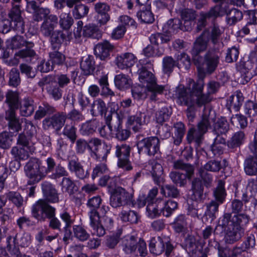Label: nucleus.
Masks as SVG:
<instances>
[{
	"instance_id": "58836bf2",
	"label": "nucleus",
	"mask_w": 257,
	"mask_h": 257,
	"mask_svg": "<svg viewBox=\"0 0 257 257\" xmlns=\"http://www.w3.org/2000/svg\"><path fill=\"white\" fill-rule=\"evenodd\" d=\"M6 248L10 257H20L21 255L17 244V235L13 238L11 235L8 236Z\"/></svg>"
},
{
	"instance_id": "69168bd1",
	"label": "nucleus",
	"mask_w": 257,
	"mask_h": 257,
	"mask_svg": "<svg viewBox=\"0 0 257 257\" xmlns=\"http://www.w3.org/2000/svg\"><path fill=\"white\" fill-rule=\"evenodd\" d=\"M89 11V8L83 4H79L75 6L72 11V14L76 19H80L86 16Z\"/></svg>"
},
{
	"instance_id": "cd10ccee",
	"label": "nucleus",
	"mask_w": 257,
	"mask_h": 257,
	"mask_svg": "<svg viewBox=\"0 0 257 257\" xmlns=\"http://www.w3.org/2000/svg\"><path fill=\"white\" fill-rule=\"evenodd\" d=\"M137 62V58L131 53H125L117 56L115 63L117 67L124 69L133 66Z\"/></svg>"
},
{
	"instance_id": "f704fd0d",
	"label": "nucleus",
	"mask_w": 257,
	"mask_h": 257,
	"mask_svg": "<svg viewBox=\"0 0 257 257\" xmlns=\"http://www.w3.org/2000/svg\"><path fill=\"white\" fill-rule=\"evenodd\" d=\"M83 35L85 37L98 40L102 37V32L99 29L98 26L89 24L83 27Z\"/></svg>"
},
{
	"instance_id": "49530a36",
	"label": "nucleus",
	"mask_w": 257,
	"mask_h": 257,
	"mask_svg": "<svg viewBox=\"0 0 257 257\" xmlns=\"http://www.w3.org/2000/svg\"><path fill=\"white\" fill-rule=\"evenodd\" d=\"M162 204L163 206L161 205V208H160V212L162 213L164 216L166 217H170L178 208L177 202L172 200L162 202Z\"/></svg>"
},
{
	"instance_id": "052dcab7",
	"label": "nucleus",
	"mask_w": 257,
	"mask_h": 257,
	"mask_svg": "<svg viewBox=\"0 0 257 257\" xmlns=\"http://www.w3.org/2000/svg\"><path fill=\"white\" fill-rule=\"evenodd\" d=\"M121 220L124 222L136 223L138 220V216L136 212L132 210H122L120 214Z\"/></svg>"
},
{
	"instance_id": "3c124183",
	"label": "nucleus",
	"mask_w": 257,
	"mask_h": 257,
	"mask_svg": "<svg viewBox=\"0 0 257 257\" xmlns=\"http://www.w3.org/2000/svg\"><path fill=\"white\" fill-rule=\"evenodd\" d=\"M61 189L63 192L68 193L70 195L74 194L77 190V187L74 182L69 177H63L61 182Z\"/></svg>"
},
{
	"instance_id": "f257e3e1",
	"label": "nucleus",
	"mask_w": 257,
	"mask_h": 257,
	"mask_svg": "<svg viewBox=\"0 0 257 257\" xmlns=\"http://www.w3.org/2000/svg\"><path fill=\"white\" fill-rule=\"evenodd\" d=\"M203 80L195 82L189 78L186 87L180 84L176 88L175 95L177 103L187 107L185 112L190 120H192L195 116L196 106H205L212 100L209 94L203 93Z\"/></svg>"
},
{
	"instance_id": "6ab92c4d",
	"label": "nucleus",
	"mask_w": 257,
	"mask_h": 257,
	"mask_svg": "<svg viewBox=\"0 0 257 257\" xmlns=\"http://www.w3.org/2000/svg\"><path fill=\"white\" fill-rule=\"evenodd\" d=\"M110 116H108L106 117V124L109 127L110 132L112 131L113 128L115 130V138L119 141H125L127 140L131 135V132L127 129H123L121 125L119 119H112L110 118Z\"/></svg>"
},
{
	"instance_id": "aec40b11",
	"label": "nucleus",
	"mask_w": 257,
	"mask_h": 257,
	"mask_svg": "<svg viewBox=\"0 0 257 257\" xmlns=\"http://www.w3.org/2000/svg\"><path fill=\"white\" fill-rule=\"evenodd\" d=\"M11 19V26L14 29L22 33L24 32V23L21 17V12L19 6L14 7L9 14Z\"/></svg>"
},
{
	"instance_id": "dca6fc26",
	"label": "nucleus",
	"mask_w": 257,
	"mask_h": 257,
	"mask_svg": "<svg viewBox=\"0 0 257 257\" xmlns=\"http://www.w3.org/2000/svg\"><path fill=\"white\" fill-rule=\"evenodd\" d=\"M249 217L245 213H238L231 216L230 213H225L223 216L222 220V226H226L229 223L232 226L242 228V226L248 223Z\"/></svg>"
},
{
	"instance_id": "72a5a7b5",
	"label": "nucleus",
	"mask_w": 257,
	"mask_h": 257,
	"mask_svg": "<svg viewBox=\"0 0 257 257\" xmlns=\"http://www.w3.org/2000/svg\"><path fill=\"white\" fill-rule=\"evenodd\" d=\"M6 102L9 106L7 111L13 110L16 112L20 106L19 97L18 93L16 91L9 90L6 95Z\"/></svg>"
},
{
	"instance_id": "c03bdc74",
	"label": "nucleus",
	"mask_w": 257,
	"mask_h": 257,
	"mask_svg": "<svg viewBox=\"0 0 257 257\" xmlns=\"http://www.w3.org/2000/svg\"><path fill=\"white\" fill-rule=\"evenodd\" d=\"M225 182L219 180L218 181L217 187L213 190V196L216 201L222 204L226 196V192L224 188Z\"/></svg>"
},
{
	"instance_id": "37998d69",
	"label": "nucleus",
	"mask_w": 257,
	"mask_h": 257,
	"mask_svg": "<svg viewBox=\"0 0 257 257\" xmlns=\"http://www.w3.org/2000/svg\"><path fill=\"white\" fill-rule=\"evenodd\" d=\"M35 110L34 101L30 98H25L21 104L20 112L22 116H29Z\"/></svg>"
},
{
	"instance_id": "a878e982",
	"label": "nucleus",
	"mask_w": 257,
	"mask_h": 257,
	"mask_svg": "<svg viewBox=\"0 0 257 257\" xmlns=\"http://www.w3.org/2000/svg\"><path fill=\"white\" fill-rule=\"evenodd\" d=\"M206 31H204L194 42V47L191 51L194 61L197 60V56L200 52L204 51L207 48L209 41L206 38Z\"/></svg>"
},
{
	"instance_id": "4be33fe9",
	"label": "nucleus",
	"mask_w": 257,
	"mask_h": 257,
	"mask_svg": "<svg viewBox=\"0 0 257 257\" xmlns=\"http://www.w3.org/2000/svg\"><path fill=\"white\" fill-rule=\"evenodd\" d=\"M114 48V45L107 40L98 43L94 47L95 56L101 60H106L110 55V52Z\"/></svg>"
},
{
	"instance_id": "7c9ffc66",
	"label": "nucleus",
	"mask_w": 257,
	"mask_h": 257,
	"mask_svg": "<svg viewBox=\"0 0 257 257\" xmlns=\"http://www.w3.org/2000/svg\"><path fill=\"white\" fill-rule=\"evenodd\" d=\"M207 112L211 116L214 117L213 114H211L210 109L207 110ZM214 126L213 132L215 135H225L229 130V124L226 119L224 117L218 118L216 122H215V117H214Z\"/></svg>"
},
{
	"instance_id": "8fccbe9b",
	"label": "nucleus",
	"mask_w": 257,
	"mask_h": 257,
	"mask_svg": "<svg viewBox=\"0 0 257 257\" xmlns=\"http://www.w3.org/2000/svg\"><path fill=\"white\" fill-rule=\"evenodd\" d=\"M174 143L176 145H179L182 142L185 134V125L181 122H178L174 124Z\"/></svg>"
},
{
	"instance_id": "bb28decb",
	"label": "nucleus",
	"mask_w": 257,
	"mask_h": 257,
	"mask_svg": "<svg viewBox=\"0 0 257 257\" xmlns=\"http://www.w3.org/2000/svg\"><path fill=\"white\" fill-rule=\"evenodd\" d=\"M253 63L251 61H240L236 65V69L241 74L242 83H247L252 76Z\"/></svg>"
},
{
	"instance_id": "473e14b6",
	"label": "nucleus",
	"mask_w": 257,
	"mask_h": 257,
	"mask_svg": "<svg viewBox=\"0 0 257 257\" xmlns=\"http://www.w3.org/2000/svg\"><path fill=\"white\" fill-rule=\"evenodd\" d=\"M95 62L92 56H84L80 62V68L83 75H92L95 70Z\"/></svg>"
},
{
	"instance_id": "1a4fd4ad",
	"label": "nucleus",
	"mask_w": 257,
	"mask_h": 257,
	"mask_svg": "<svg viewBox=\"0 0 257 257\" xmlns=\"http://www.w3.org/2000/svg\"><path fill=\"white\" fill-rule=\"evenodd\" d=\"M56 209L44 200L40 199L34 204L32 208L33 217L40 221L55 216Z\"/></svg>"
},
{
	"instance_id": "e433bc0d",
	"label": "nucleus",
	"mask_w": 257,
	"mask_h": 257,
	"mask_svg": "<svg viewBox=\"0 0 257 257\" xmlns=\"http://www.w3.org/2000/svg\"><path fill=\"white\" fill-rule=\"evenodd\" d=\"M6 119L8 120L9 128L13 132H18L22 129L21 123L20 120L16 116V112L13 110L7 111L6 112Z\"/></svg>"
},
{
	"instance_id": "a19ab883",
	"label": "nucleus",
	"mask_w": 257,
	"mask_h": 257,
	"mask_svg": "<svg viewBox=\"0 0 257 257\" xmlns=\"http://www.w3.org/2000/svg\"><path fill=\"white\" fill-rule=\"evenodd\" d=\"M106 111L107 107L106 104L102 99L98 98L93 101L90 110V112L92 116L102 115L105 114Z\"/></svg>"
},
{
	"instance_id": "0e129e2a",
	"label": "nucleus",
	"mask_w": 257,
	"mask_h": 257,
	"mask_svg": "<svg viewBox=\"0 0 257 257\" xmlns=\"http://www.w3.org/2000/svg\"><path fill=\"white\" fill-rule=\"evenodd\" d=\"M34 46L33 42H29L25 46L26 48L19 51L15 55L22 58L33 57L36 54L35 51L32 49Z\"/></svg>"
},
{
	"instance_id": "f3484780",
	"label": "nucleus",
	"mask_w": 257,
	"mask_h": 257,
	"mask_svg": "<svg viewBox=\"0 0 257 257\" xmlns=\"http://www.w3.org/2000/svg\"><path fill=\"white\" fill-rule=\"evenodd\" d=\"M146 65L147 66L142 65L138 70L139 79L142 83L146 84L147 87L151 90L154 88V85L157 84L156 79L154 75L147 69V67L153 68V65L150 62H147Z\"/></svg>"
},
{
	"instance_id": "ea45409f",
	"label": "nucleus",
	"mask_w": 257,
	"mask_h": 257,
	"mask_svg": "<svg viewBox=\"0 0 257 257\" xmlns=\"http://www.w3.org/2000/svg\"><path fill=\"white\" fill-rule=\"evenodd\" d=\"M114 84L118 89L123 90L131 87L132 81L128 75L121 73L115 76Z\"/></svg>"
},
{
	"instance_id": "2f4dec72",
	"label": "nucleus",
	"mask_w": 257,
	"mask_h": 257,
	"mask_svg": "<svg viewBox=\"0 0 257 257\" xmlns=\"http://www.w3.org/2000/svg\"><path fill=\"white\" fill-rule=\"evenodd\" d=\"M68 167L70 172L74 173L76 177L80 179H84L89 176L87 171H85L83 166L78 160H70Z\"/></svg>"
},
{
	"instance_id": "b1692460",
	"label": "nucleus",
	"mask_w": 257,
	"mask_h": 257,
	"mask_svg": "<svg viewBox=\"0 0 257 257\" xmlns=\"http://www.w3.org/2000/svg\"><path fill=\"white\" fill-rule=\"evenodd\" d=\"M58 23V18L56 15H50L44 19L40 27L41 33L45 37H51Z\"/></svg>"
},
{
	"instance_id": "c85d7f7f",
	"label": "nucleus",
	"mask_w": 257,
	"mask_h": 257,
	"mask_svg": "<svg viewBox=\"0 0 257 257\" xmlns=\"http://www.w3.org/2000/svg\"><path fill=\"white\" fill-rule=\"evenodd\" d=\"M218 10L217 7H214V6L208 12L200 14V18L197 23L196 31L197 32L201 31L207 25V19H212L214 20L217 18Z\"/></svg>"
},
{
	"instance_id": "20e7f679",
	"label": "nucleus",
	"mask_w": 257,
	"mask_h": 257,
	"mask_svg": "<svg viewBox=\"0 0 257 257\" xmlns=\"http://www.w3.org/2000/svg\"><path fill=\"white\" fill-rule=\"evenodd\" d=\"M102 200L100 196H97L89 199L87 203V205L90 208L88 212L90 219L91 231L93 235L98 236H102L105 234V230L102 225L100 224V218L97 210L101 203Z\"/></svg>"
},
{
	"instance_id": "9d476101",
	"label": "nucleus",
	"mask_w": 257,
	"mask_h": 257,
	"mask_svg": "<svg viewBox=\"0 0 257 257\" xmlns=\"http://www.w3.org/2000/svg\"><path fill=\"white\" fill-rule=\"evenodd\" d=\"M160 141L157 137H150L139 140L137 146L139 154H144L149 156L156 154L160 150Z\"/></svg>"
},
{
	"instance_id": "39448f33",
	"label": "nucleus",
	"mask_w": 257,
	"mask_h": 257,
	"mask_svg": "<svg viewBox=\"0 0 257 257\" xmlns=\"http://www.w3.org/2000/svg\"><path fill=\"white\" fill-rule=\"evenodd\" d=\"M214 122V117L211 116L210 112L208 113L204 107L201 120L198 123L197 128H190L187 134V140L189 143L195 142L199 144L202 139L203 135L210 127L212 123Z\"/></svg>"
},
{
	"instance_id": "4c0bfd02",
	"label": "nucleus",
	"mask_w": 257,
	"mask_h": 257,
	"mask_svg": "<svg viewBox=\"0 0 257 257\" xmlns=\"http://www.w3.org/2000/svg\"><path fill=\"white\" fill-rule=\"evenodd\" d=\"M42 189L48 202L57 203L59 202V197L57 191L51 184H43Z\"/></svg>"
},
{
	"instance_id": "f03ea898",
	"label": "nucleus",
	"mask_w": 257,
	"mask_h": 257,
	"mask_svg": "<svg viewBox=\"0 0 257 257\" xmlns=\"http://www.w3.org/2000/svg\"><path fill=\"white\" fill-rule=\"evenodd\" d=\"M56 166L54 159L51 157L47 158L43 161L36 158L30 159L25 167L27 176L29 178V185L38 183L46 175L52 172Z\"/></svg>"
},
{
	"instance_id": "a211bd4d",
	"label": "nucleus",
	"mask_w": 257,
	"mask_h": 257,
	"mask_svg": "<svg viewBox=\"0 0 257 257\" xmlns=\"http://www.w3.org/2000/svg\"><path fill=\"white\" fill-rule=\"evenodd\" d=\"M66 118V114L63 112L56 113L51 117L45 118L43 120V127L45 129H49L51 127L58 132L64 126Z\"/></svg>"
},
{
	"instance_id": "9b49d317",
	"label": "nucleus",
	"mask_w": 257,
	"mask_h": 257,
	"mask_svg": "<svg viewBox=\"0 0 257 257\" xmlns=\"http://www.w3.org/2000/svg\"><path fill=\"white\" fill-rule=\"evenodd\" d=\"M133 195L121 187H116L111 195L110 204L117 208L133 203Z\"/></svg>"
},
{
	"instance_id": "13d9d810",
	"label": "nucleus",
	"mask_w": 257,
	"mask_h": 257,
	"mask_svg": "<svg viewBox=\"0 0 257 257\" xmlns=\"http://www.w3.org/2000/svg\"><path fill=\"white\" fill-rule=\"evenodd\" d=\"M8 45L13 49H19L25 46L29 42L27 41L24 38L20 35H16L8 40Z\"/></svg>"
},
{
	"instance_id": "4468645a",
	"label": "nucleus",
	"mask_w": 257,
	"mask_h": 257,
	"mask_svg": "<svg viewBox=\"0 0 257 257\" xmlns=\"http://www.w3.org/2000/svg\"><path fill=\"white\" fill-rule=\"evenodd\" d=\"M89 143L94 147L93 154L95 159L100 162L105 161L108 154L110 153L111 145L105 142L102 144L101 141L98 138L91 139Z\"/></svg>"
},
{
	"instance_id": "a18cd8bd",
	"label": "nucleus",
	"mask_w": 257,
	"mask_h": 257,
	"mask_svg": "<svg viewBox=\"0 0 257 257\" xmlns=\"http://www.w3.org/2000/svg\"><path fill=\"white\" fill-rule=\"evenodd\" d=\"M137 17L141 21L145 23H152L154 20V16L151 11L150 5H148L147 7L143 8L137 13Z\"/></svg>"
},
{
	"instance_id": "4d7b16f0",
	"label": "nucleus",
	"mask_w": 257,
	"mask_h": 257,
	"mask_svg": "<svg viewBox=\"0 0 257 257\" xmlns=\"http://www.w3.org/2000/svg\"><path fill=\"white\" fill-rule=\"evenodd\" d=\"M49 61L51 62L53 66H61L64 64L65 61V56L62 53L54 51L49 54Z\"/></svg>"
},
{
	"instance_id": "5701e85b",
	"label": "nucleus",
	"mask_w": 257,
	"mask_h": 257,
	"mask_svg": "<svg viewBox=\"0 0 257 257\" xmlns=\"http://www.w3.org/2000/svg\"><path fill=\"white\" fill-rule=\"evenodd\" d=\"M227 228L225 229V234L224 240L226 243L232 244L239 240L243 234V228L236 226H232L228 223Z\"/></svg>"
},
{
	"instance_id": "7ed1b4c3",
	"label": "nucleus",
	"mask_w": 257,
	"mask_h": 257,
	"mask_svg": "<svg viewBox=\"0 0 257 257\" xmlns=\"http://www.w3.org/2000/svg\"><path fill=\"white\" fill-rule=\"evenodd\" d=\"M220 58L218 50H209L204 55L203 62L196 64L199 77L203 78L206 75L214 73L219 64Z\"/></svg>"
},
{
	"instance_id": "680f3d73",
	"label": "nucleus",
	"mask_w": 257,
	"mask_h": 257,
	"mask_svg": "<svg viewBox=\"0 0 257 257\" xmlns=\"http://www.w3.org/2000/svg\"><path fill=\"white\" fill-rule=\"evenodd\" d=\"M182 19L184 21L185 30L189 31L191 29L192 21L195 18V14L190 10H185L182 13Z\"/></svg>"
},
{
	"instance_id": "0eeeda50",
	"label": "nucleus",
	"mask_w": 257,
	"mask_h": 257,
	"mask_svg": "<svg viewBox=\"0 0 257 257\" xmlns=\"http://www.w3.org/2000/svg\"><path fill=\"white\" fill-rule=\"evenodd\" d=\"M120 245L122 250L126 254H131L136 251L137 249L142 257L146 256L148 254L147 245L145 241L142 238H138L133 235H127L121 239Z\"/></svg>"
},
{
	"instance_id": "de8ad7c7",
	"label": "nucleus",
	"mask_w": 257,
	"mask_h": 257,
	"mask_svg": "<svg viewBox=\"0 0 257 257\" xmlns=\"http://www.w3.org/2000/svg\"><path fill=\"white\" fill-rule=\"evenodd\" d=\"M151 173L154 178V180L157 185H160L162 180V175L163 173V169L161 164L155 161H153L152 163Z\"/></svg>"
},
{
	"instance_id": "412c9836",
	"label": "nucleus",
	"mask_w": 257,
	"mask_h": 257,
	"mask_svg": "<svg viewBox=\"0 0 257 257\" xmlns=\"http://www.w3.org/2000/svg\"><path fill=\"white\" fill-rule=\"evenodd\" d=\"M150 121V116L145 112H139L134 115L127 118V123L134 125L133 130L136 132L140 131L142 126L147 124Z\"/></svg>"
},
{
	"instance_id": "603ef678",
	"label": "nucleus",
	"mask_w": 257,
	"mask_h": 257,
	"mask_svg": "<svg viewBox=\"0 0 257 257\" xmlns=\"http://www.w3.org/2000/svg\"><path fill=\"white\" fill-rule=\"evenodd\" d=\"M59 17L60 26L64 30H68L74 23V20L69 13H62Z\"/></svg>"
},
{
	"instance_id": "c9c22d12",
	"label": "nucleus",
	"mask_w": 257,
	"mask_h": 257,
	"mask_svg": "<svg viewBox=\"0 0 257 257\" xmlns=\"http://www.w3.org/2000/svg\"><path fill=\"white\" fill-rule=\"evenodd\" d=\"M254 155L247 158L244 161V169L248 175H255L257 174V153Z\"/></svg>"
},
{
	"instance_id": "ddd939ff",
	"label": "nucleus",
	"mask_w": 257,
	"mask_h": 257,
	"mask_svg": "<svg viewBox=\"0 0 257 257\" xmlns=\"http://www.w3.org/2000/svg\"><path fill=\"white\" fill-rule=\"evenodd\" d=\"M131 147L126 144L117 145L115 147V154L118 159V166L126 171L132 169V166L129 161Z\"/></svg>"
},
{
	"instance_id": "09e8293b",
	"label": "nucleus",
	"mask_w": 257,
	"mask_h": 257,
	"mask_svg": "<svg viewBox=\"0 0 257 257\" xmlns=\"http://www.w3.org/2000/svg\"><path fill=\"white\" fill-rule=\"evenodd\" d=\"M178 66L177 60H175L172 57L167 56L163 58L162 60L163 71L165 73L170 74L175 67Z\"/></svg>"
},
{
	"instance_id": "79ce46f5",
	"label": "nucleus",
	"mask_w": 257,
	"mask_h": 257,
	"mask_svg": "<svg viewBox=\"0 0 257 257\" xmlns=\"http://www.w3.org/2000/svg\"><path fill=\"white\" fill-rule=\"evenodd\" d=\"M99 122L96 119L86 121L82 124L80 131L84 136H88L94 133L98 126Z\"/></svg>"
},
{
	"instance_id": "338daca9",
	"label": "nucleus",
	"mask_w": 257,
	"mask_h": 257,
	"mask_svg": "<svg viewBox=\"0 0 257 257\" xmlns=\"http://www.w3.org/2000/svg\"><path fill=\"white\" fill-rule=\"evenodd\" d=\"M221 203L212 200L210 202L206 204L207 210L205 214L211 218V220L216 218V213L218 211L219 205Z\"/></svg>"
},
{
	"instance_id": "2eb2a0df",
	"label": "nucleus",
	"mask_w": 257,
	"mask_h": 257,
	"mask_svg": "<svg viewBox=\"0 0 257 257\" xmlns=\"http://www.w3.org/2000/svg\"><path fill=\"white\" fill-rule=\"evenodd\" d=\"M40 4L35 0H27L26 10L33 14V20L36 22L41 21L43 18L49 16L50 10L48 8L40 7Z\"/></svg>"
},
{
	"instance_id": "e2e57ef3",
	"label": "nucleus",
	"mask_w": 257,
	"mask_h": 257,
	"mask_svg": "<svg viewBox=\"0 0 257 257\" xmlns=\"http://www.w3.org/2000/svg\"><path fill=\"white\" fill-rule=\"evenodd\" d=\"M161 193L165 197L176 198L179 195V191L173 185H165L161 186Z\"/></svg>"
},
{
	"instance_id": "5fc2aeb1",
	"label": "nucleus",
	"mask_w": 257,
	"mask_h": 257,
	"mask_svg": "<svg viewBox=\"0 0 257 257\" xmlns=\"http://www.w3.org/2000/svg\"><path fill=\"white\" fill-rule=\"evenodd\" d=\"M244 137L245 135L243 132H236L227 142V146L231 149L239 147L243 143Z\"/></svg>"
},
{
	"instance_id": "864d4df0",
	"label": "nucleus",
	"mask_w": 257,
	"mask_h": 257,
	"mask_svg": "<svg viewBox=\"0 0 257 257\" xmlns=\"http://www.w3.org/2000/svg\"><path fill=\"white\" fill-rule=\"evenodd\" d=\"M240 34L244 35L249 34L251 36L257 37V23L256 22H253L251 19L249 18L245 26H244L240 31Z\"/></svg>"
},
{
	"instance_id": "6e6d98bb",
	"label": "nucleus",
	"mask_w": 257,
	"mask_h": 257,
	"mask_svg": "<svg viewBox=\"0 0 257 257\" xmlns=\"http://www.w3.org/2000/svg\"><path fill=\"white\" fill-rule=\"evenodd\" d=\"M243 101L242 93L240 92H237L236 94L231 96L227 102V105L230 108L234 109L235 110H238Z\"/></svg>"
},
{
	"instance_id": "f8f14e48",
	"label": "nucleus",
	"mask_w": 257,
	"mask_h": 257,
	"mask_svg": "<svg viewBox=\"0 0 257 257\" xmlns=\"http://www.w3.org/2000/svg\"><path fill=\"white\" fill-rule=\"evenodd\" d=\"M214 7H217L218 9L217 17L226 15V21L229 26L234 25L242 19V12L237 9L233 8L229 10L228 5L222 6V5H216Z\"/></svg>"
},
{
	"instance_id": "6e6552de",
	"label": "nucleus",
	"mask_w": 257,
	"mask_h": 257,
	"mask_svg": "<svg viewBox=\"0 0 257 257\" xmlns=\"http://www.w3.org/2000/svg\"><path fill=\"white\" fill-rule=\"evenodd\" d=\"M149 249L150 252L155 255H160L165 252V255L169 257L171 255L174 247L170 242L169 238L157 236L151 239Z\"/></svg>"
},
{
	"instance_id": "393cba45",
	"label": "nucleus",
	"mask_w": 257,
	"mask_h": 257,
	"mask_svg": "<svg viewBox=\"0 0 257 257\" xmlns=\"http://www.w3.org/2000/svg\"><path fill=\"white\" fill-rule=\"evenodd\" d=\"M207 31L206 38L210 41L214 47L219 46L222 43L221 36L223 31L220 28L219 26L216 24L211 26Z\"/></svg>"
},
{
	"instance_id": "bf43d9fd",
	"label": "nucleus",
	"mask_w": 257,
	"mask_h": 257,
	"mask_svg": "<svg viewBox=\"0 0 257 257\" xmlns=\"http://www.w3.org/2000/svg\"><path fill=\"white\" fill-rule=\"evenodd\" d=\"M171 39V36L161 33L152 34L150 37L151 43L156 45L160 44L167 43Z\"/></svg>"
},
{
	"instance_id": "774afa93",
	"label": "nucleus",
	"mask_w": 257,
	"mask_h": 257,
	"mask_svg": "<svg viewBox=\"0 0 257 257\" xmlns=\"http://www.w3.org/2000/svg\"><path fill=\"white\" fill-rule=\"evenodd\" d=\"M170 115L171 112L167 107H162L156 112V121L158 123L162 124L169 119Z\"/></svg>"
},
{
	"instance_id": "c756f323",
	"label": "nucleus",
	"mask_w": 257,
	"mask_h": 257,
	"mask_svg": "<svg viewBox=\"0 0 257 257\" xmlns=\"http://www.w3.org/2000/svg\"><path fill=\"white\" fill-rule=\"evenodd\" d=\"M35 151L34 146H16L12 149L11 153L17 160H26Z\"/></svg>"
},
{
	"instance_id": "423d86ee",
	"label": "nucleus",
	"mask_w": 257,
	"mask_h": 257,
	"mask_svg": "<svg viewBox=\"0 0 257 257\" xmlns=\"http://www.w3.org/2000/svg\"><path fill=\"white\" fill-rule=\"evenodd\" d=\"M173 167L175 169L181 170L185 172V174L173 171L170 173L169 177L173 182L180 187L185 186L187 183V180H190L194 176L195 168L194 166L185 163L182 160H177L174 162Z\"/></svg>"
}]
</instances>
